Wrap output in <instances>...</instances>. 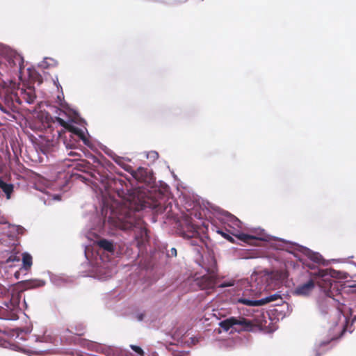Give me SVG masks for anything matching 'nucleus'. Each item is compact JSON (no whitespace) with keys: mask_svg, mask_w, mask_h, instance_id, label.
<instances>
[{"mask_svg":"<svg viewBox=\"0 0 356 356\" xmlns=\"http://www.w3.org/2000/svg\"><path fill=\"white\" fill-rule=\"evenodd\" d=\"M234 236L244 243L262 248L258 255L254 257H266L277 261L278 260L277 251L285 250L293 254L302 264L304 268L311 270V276L318 279V284L323 292V296H321L318 300L319 312L329 323H330L329 319L334 316V327H331L330 331L332 332V336L334 334L333 332L338 325L334 321V318L341 314L340 311L333 309L332 302L339 301L334 296L340 293L342 284L333 279L341 277L339 271L331 268H319V265L329 264V261L325 260L320 253L314 252L297 243L266 235L264 229H254L251 231V233L237 232Z\"/></svg>","mask_w":356,"mask_h":356,"instance_id":"obj_1","label":"nucleus"},{"mask_svg":"<svg viewBox=\"0 0 356 356\" xmlns=\"http://www.w3.org/2000/svg\"><path fill=\"white\" fill-rule=\"evenodd\" d=\"M150 209L158 213L167 210L161 202L146 200L138 196H131L123 203L114 202L109 204L103 200L101 214L95 216V224L90 228V234L97 237L108 229H118L132 234L140 253H143L149 244V236L142 220L140 211Z\"/></svg>","mask_w":356,"mask_h":356,"instance_id":"obj_2","label":"nucleus"},{"mask_svg":"<svg viewBox=\"0 0 356 356\" xmlns=\"http://www.w3.org/2000/svg\"><path fill=\"white\" fill-rule=\"evenodd\" d=\"M122 253L120 246L104 238H97L94 245L89 244L84 248L86 262L81 266L86 268L84 276L99 280H106L111 277L108 262L111 257H118Z\"/></svg>","mask_w":356,"mask_h":356,"instance_id":"obj_3","label":"nucleus"},{"mask_svg":"<svg viewBox=\"0 0 356 356\" xmlns=\"http://www.w3.org/2000/svg\"><path fill=\"white\" fill-rule=\"evenodd\" d=\"M35 100V91L33 87L17 90L6 89L0 92V110L6 114L18 112L19 106L24 110L26 105L33 104Z\"/></svg>","mask_w":356,"mask_h":356,"instance_id":"obj_4","label":"nucleus"},{"mask_svg":"<svg viewBox=\"0 0 356 356\" xmlns=\"http://www.w3.org/2000/svg\"><path fill=\"white\" fill-rule=\"evenodd\" d=\"M349 315L343 314L344 323L339 327V333L337 334H333L327 339L317 340L314 344L312 351L309 354V356H321L326 350L325 347L332 341L341 338L346 332H349L350 333L353 332L352 326L353 323L356 322V314L354 315L350 321L349 318L353 315V311L351 309H349Z\"/></svg>","mask_w":356,"mask_h":356,"instance_id":"obj_5","label":"nucleus"},{"mask_svg":"<svg viewBox=\"0 0 356 356\" xmlns=\"http://www.w3.org/2000/svg\"><path fill=\"white\" fill-rule=\"evenodd\" d=\"M0 57L3 59L1 64H4L10 70L18 72L22 75L24 69V58L15 50L0 43Z\"/></svg>","mask_w":356,"mask_h":356,"instance_id":"obj_6","label":"nucleus"},{"mask_svg":"<svg viewBox=\"0 0 356 356\" xmlns=\"http://www.w3.org/2000/svg\"><path fill=\"white\" fill-rule=\"evenodd\" d=\"M218 325L226 332L230 330V333L251 331L254 327L251 321L243 316L228 317L220 321Z\"/></svg>","mask_w":356,"mask_h":356,"instance_id":"obj_7","label":"nucleus"},{"mask_svg":"<svg viewBox=\"0 0 356 356\" xmlns=\"http://www.w3.org/2000/svg\"><path fill=\"white\" fill-rule=\"evenodd\" d=\"M21 293H13L8 302H5L0 306V319L6 321H16L18 319V313L21 310L19 303Z\"/></svg>","mask_w":356,"mask_h":356,"instance_id":"obj_8","label":"nucleus"},{"mask_svg":"<svg viewBox=\"0 0 356 356\" xmlns=\"http://www.w3.org/2000/svg\"><path fill=\"white\" fill-rule=\"evenodd\" d=\"M56 133L57 137H55V136H52L51 137L45 136L40 138L37 145L43 154L48 155L57 149L60 131H57Z\"/></svg>","mask_w":356,"mask_h":356,"instance_id":"obj_9","label":"nucleus"},{"mask_svg":"<svg viewBox=\"0 0 356 356\" xmlns=\"http://www.w3.org/2000/svg\"><path fill=\"white\" fill-rule=\"evenodd\" d=\"M206 208L209 211L213 213L216 218L220 220H227L238 227H240L242 223L241 221L236 216L210 202L207 203Z\"/></svg>","mask_w":356,"mask_h":356,"instance_id":"obj_10","label":"nucleus"},{"mask_svg":"<svg viewBox=\"0 0 356 356\" xmlns=\"http://www.w3.org/2000/svg\"><path fill=\"white\" fill-rule=\"evenodd\" d=\"M41 102L37 103V104L33 108H27L26 106L24 111L31 114L33 118L38 120L42 124H48L51 118V115L45 111L39 110L40 108Z\"/></svg>","mask_w":356,"mask_h":356,"instance_id":"obj_11","label":"nucleus"},{"mask_svg":"<svg viewBox=\"0 0 356 356\" xmlns=\"http://www.w3.org/2000/svg\"><path fill=\"white\" fill-rule=\"evenodd\" d=\"M91 176L95 181L99 182L105 190L108 191L112 188V184L114 181L110 177L104 169H102V171L93 170L92 172H91Z\"/></svg>","mask_w":356,"mask_h":356,"instance_id":"obj_12","label":"nucleus"},{"mask_svg":"<svg viewBox=\"0 0 356 356\" xmlns=\"http://www.w3.org/2000/svg\"><path fill=\"white\" fill-rule=\"evenodd\" d=\"M316 286L313 279H309L306 282L299 284L292 291V294L296 296L307 297L310 295Z\"/></svg>","mask_w":356,"mask_h":356,"instance_id":"obj_13","label":"nucleus"},{"mask_svg":"<svg viewBox=\"0 0 356 356\" xmlns=\"http://www.w3.org/2000/svg\"><path fill=\"white\" fill-rule=\"evenodd\" d=\"M45 284L46 282L40 279H29L17 282V286L21 289V291L41 287Z\"/></svg>","mask_w":356,"mask_h":356,"instance_id":"obj_14","label":"nucleus"},{"mask_svg":"<svg viewBox=\"0 0 356 356\" xmlns=\"http://www.w3.org/2000/svg\"><path fill=\"white\" fill-rule=\"evenodd\" d=\"M206 273L202 275V279L204 280L208 287H213L216 284L217 275L216 270L214 265L211 267L205 268Z\"/></svg>","mask_w":356,"mask_h":356,"instance_id":"obj_15","label":"nucleus"},{"mask_svg":"<svg viewBox=\"0 0 356 356\" xmlns=\"http://www.w3.org/2000/svg\"><path fill=\"white\" fill-rule=\"evenodd\" d=\"M234 303L242 304L249 307H260V300H254L253 298L247 297L245 295L243 296L235 297L232 299Z\"/></svg>","mask_w":356,"mask_h":356,"instance_id":"obj_16","label":"nucleus"},{"mask_svg":"<svg viewBox=\"0 0 356 356\" xmlns=\"http://www.w3.org/2000/svg\"><path fill=\"white\" fill-rule=\"evenodd\" d=\"M14 184L6 182L1 177H0V189L5 194L7 200L11 198L12 194L14 192Z\"/></svg>","mask_w":356,"mask_h":356,"instance_id":"obj_17","label":"nucleus"},{"mask_svg":"<svg viewBox=\"0 0 356 356\" xmlns=\"http://www.w3.org/2000/svg\"><path fill=\"white\" fill-rule=\"evenodd\" d=\"M97 350L105 354L106 356H117L119 350L117 347L105 346V345H97Z\"/></svg>","mask_w":356,"mask_h":356,"instance_id":"obj_18","label":"nucleus"},{"mask_svg":"<svg viewBox=\"0 0 356 356\" xmlns=\"http://www.w3.org/2000/svg\"><path fill=\"white\" fill-rule=\"evenodd\" d=\"M104 152L107 155H108L109 156L113 158V159L115 161V163H117L119 165L122 167L126 171H128V172L129 171V169L131 168V167L125 165L123 163V161H122L123 158L117 156L111 149H110L108 148H106V149L104 150Z\"/></svg>","mask_w":356,"mask_h":356,"instance_id":"obj_19","label":"nucleus"},{"mask_svg":"<svg viewBox=\"0 0 356 356\" xmlns=\"http://www.w3.org/2000/svg\"><path fill=\"white\" fill-rule=\"evenodd\" d=\"M70 131L78 137L79 139L81 140L84 144H87V138L85 135V132L83 129L73 125H69Z\"/></svg>","mask_w":356,"mask_h":356,"instance_id":"obj_20","label":"nucleus"},{"mask_svg":"<svg viewBox=\"0 0 356 356\" xmlns=\"http://www.w3.org/2000/svg\"><path fill=\"white\" fill-rule=\"evenodd\" d=\"M260 300V305L263 306L269 302L278 301L279 302H282V298L280 294L278 293H275L274 294L269 295L266 297L262 298Z\"/></svg>","mask_w":356,"mask_h":356,"instance_id":"obj_21","label":"nucleus"},{"mask_svg":"<svg viewBox=\"0 0 356 356\" xmlns=\"http://www.w3.org/2000/svg\"><path fill=\"white\" fill-rule=\"evenodd\" d=\"M22 261V266L21 268V270H29L33 265L32 256L26 252H23Z\"/></svg>","mask_w":356,"mask_h":356,"instance_id":"obj_22","label":"nucleus"},{"mask_svg":"<svg viewBox=\"0 0 356 356\" xmlns=\"http://www.w3.org/2000/svg\"><path fill=\"white\" fill-rule=\"evenodd\" d=\"M57 65V62L56 60L51 58H44L42 61H41L38 64V67L41 68H48L50 67H54Z\"/></svg>","mask_w":356,"mask_h":356,"instance_id":"obj_23","label":"nucleus"},{"mask_svg":"<svg viewBox=\"0 0 356 356\" xmlns=\"http://www.w3.org/2000/svg\"><path fill=\"white\" fill-rule=\"evenodd\" d=\"M134 318L138 321V322H147L149 321V318H147L146 313L143 311H136L133 314Z\"/></svg>","mask_w":356,"mask_h":356,"instance_id":"obj_24","label":"nucleus"},{"mask_svg":"<svg viewBox=\"0 0 356 356\" xmlns=\"http://www.w3.org/2000/svg\"><path fill=\"white\" fill-rule=\"evenodd\" d=\"M130 348L134 351L138 356H145V352L143 348L137 345L131 344Z\"/></svg>","mask_w":356,"mask_h":356,"instance_id":"obj_25","label":"nucleus"},{"mask_svg":"<svg viewBox=\"0 0 356 356\" xmlns=\"http://www.w3.org/2000/svg\"><path fill=\"white\" fill-rule=\"evenodd\" d=\"M177 255V251L175 248H171L170 250L165 248V257L172 258L176 257Z\"/></svg>","mask_w":356,"mask_h":356,"instance_id":"obj_26","label":"nucleus"},{"mask_svg":"<svg viewBox=\"0 0 356 356\" xmlns=\"http://www.w3.org/2000/svg\"><path fill=\"white\" fill-rule=\"evenodd\" d=\"M146 158L152 161H155L159 158V153L156 151H150L145 153Z\"/></svg>","mask_w":356,"mask_h":356,"instance_id":"obj_27","label":"nucleus"},{"mask_svg":"<svg viewBox=\"0 0 356 356\" xmlns=\"http://www.w3.org/2000/svg\"><path fill=\"white\" fill-rule=\"evenodd\" d=\"M20 257L15 253L10 254L8 258L6 259V263L14 262V261H19Z\"/></svg>","mask_w":356,"mask_h":356,"instance_id":"obj_28","label":"nucleus"},{"mask_svg":"<svg viewBox=\"0 0 356 356\" xmlns=\"http://www.w3.org/2000/svg\"><path fill=\"white\" fill-rule=\"evenodd\" d=\"M217 232L229 241L233 239L232 236H231L228 233L222 229H218Z\"/></svg>","mask_w":356,"mask_h":356,"instance_id":"obj_29","label":"nucleus"},{"mask_svg":"<svg viewBox=\"0 0 356 356\" xmlns=\"http://www.w3.org/2000/svg\"><path fill=\"white\" fill-rule=\"evenodd\" d=\"M8 292V289L7 287L0 283V296L6 295Z\"/></svg>","mask_w":356,"mask_h":356,"instance_id":"obj_30","label":"nucleus"},{"mask_svg":"<svg viewBox=\"0 0 356 356\" xmlns=\"http://www.w3.org/2000/svg\"><path fill=\"white\" fill-rule=\"evenodd\" d=\"M15 231L18 234H23L25 232L24 227H23L21 225H16V226H15Z\"/></svg>","mask_w":356,"mask_h":356,"instance_id":"obj_31","label":"nucleus"},{"mask_svg":"<svg viewBox=\"0 0 356 356\" xmlns=\"http://www.w3.org/2000/svg\"><path fill=\"white\" fill-rule=\"evenodd\" d=\"M234 284L232 282H222L219 286L222 287V288H225V287H227V286H232Z\"/></svg>","mask_w":356,"mask_h":356,"instance_id":"obj_32","label":"nucleus"},{"mask_svg":"<svg viewBox=\"0 0 356 356\" xmlns=\"http://www.w3.org/2000/svg\"><path fill=\"white\" fill-rule=\"evenodd\" d=\"M23 270H21V268L16 271L15 273H14V277L16 278V279H19L21 277V272Z\"/></svg>","mask_w":356,"mask_h":356,"instance_id":"obj_33","label":"nucleus"},{"mask_svg":"<svg viewBox=\"0 0 356 356\" xmlns=\"http://www.w3.org/2000/svg\"><path fill=\"white\" fill-rule=\"evenodd\" d=\"M21 351H22V353H25V354L28 355H30V356H31V355H32V354L34 353L33 351H31V350H26V349H23V350H22Z\"/></svg>","mask_w":356,"mask_h":356,"instance_id":"obj_34","label":"nucleus"},{"mask_svg":"<svg viewBox=\"0 0 356 356\" xmlns=\"http://www.w3.org/2000/svg\"><path fill=\"white\" fill-rule=\"evenodd\" d=\"M161 254H163V252H161L160 251L155 252L152 255L153 259H155L157 257H160Z\"/></svg>","mask_w":356,"mask_h":356,"instance_id":"obj_35","label":"nucleus"},{"mask_svg":"<svg viewBox=\"0 0 356 356\" xmlns=\"http://www.w3.org/2000/svg\"><path fill=\"white\" fill-rule=\"evenodd\" d=\"M54 83L57 86V88H58V87L61 88L60 85L58 83V77H56V80L54 79Z\"/></svg>","mask_w":356,"mask_h":356,"instance_id":"obj_36","label":"nucleus"},{"mask_svg":"<svg viewBox=\"0 0 356 356\" xmlns=\"http://www.w3.org/2000/svg\"><path fill=\"white\" fill-rule=\"evenodd\" d=\"M138 171L140 172L141 175H143V172H144L145 170H144V168H142V167H139V168H138Z\"/></svg>","mask_w":356,"mask_h":356,"instance_id":"obj_37","label":"nucleus"},{"mask_svg":"<svg viewBox=\"0 0 356 356\" xmlns=\"http://www.w3.org/2000/svg\"><path fill=\"white\" fill-rule=\"evenodd\" d=\"M35 341H36V342H42V341H43L42 340V339H41V337H39V336H35Z\"/></svg>","mask_w":356,"mask_h":356,"instance_id":"obj_38","label":"nucleus"},{"mask_svg":"<svg viewBox=\"0 0 356 356\" xmlns=\"http://www.w3.org/2000/svg\"><path fill=\"white\" fill-rule=\"evenodd\" d=\"M74 145H71V144H67L65 145L67 149H72L74 147Z\"/></svg>","mask_w":356,"mask_h":356,"instance_id":"obj_39","label":"nucleus"},{"mask_svg":"<svg viewBox=\"0 0 356 356\" xmlns=\"http://www.w3.org/2000/svg\"><path fill=\"white\" fill-rule=\"evenodd\" d=\"M23 302H24V304L26 307V308L27 307V302H26V298L24 297V299H23Z\"/></svg>","mask_w":356,"mask_h":356,"instance_id":"obj_40","label":"nucleus"},{"mask_svg":"<svg viewBox=\"0 0 356 356\" xmlns=\"http://www.w3.org/2000/svg\"><path fill=\"white\" fill-rule=\"evenodd\" d=\"M131 174H132V175H133L134 177H137V172H136V171H132V172H131Z\"/></svg>","mask_w":356,"mask_h":356,"instance_id":"obj_41","label":"nucleus"},{"mask_svg":"<svg viewBox=\"0 0 356 356\" xmlns=\"http://www.w3.org/2000/svg\"><path fill=\"white\" fill-rule=\"evenodd\" d=\"M25 332H26V334L30 333V332H31V330H30L29 329H27V330L25 331Z\"/></svg>","mask_w":356,"mask_h":356,"instance_id":"obj_42","label":"nucleus"},{"mask_svg":"<svg viewBox=\"0 0 356 356\" xmlns=\"http://www.w3.org/2000/svg\"><path fill=\"white\" fill-rule=\"evenodd\" d=\"M68 154H69V155H70V156H72V155H74V154L72 152H69V153H68Z\"/></svg>","mask_w":356,"mask_h":356,"instance_id":"obj_43","label":"nucleus"},{"mask_svg":"<svg viewBox=\"0 0 356 356\" xmlns=\"http://www.w3.org/2000/svg\"><path fill=\"white\" fill-rule=\"evenodd\" d=\"M58 99H61V96L60 95H58Z\"/></svg>","mask_w":356,"mask_h":356,"instance_id":"obj_44","label":"nucleus"},{"mask_svg":"<svg viewBox=\"0 0 356 356\" xmlns=\"http://www.w3.org/2000/svg\"><path fill=\"white\" fill-rule=\"evenodd\" d=\"M286 306L287 309H289V305H288V304H286Z\"/></svg>","mask_w":356,"mask_h":356,"instance_id":"obj_45","label":"nucleus"},{"mask_svg":"<svg viewBox=\"0 0 356 356\" xmlns=\"http://www.w3.org/2000/svg\"><path fill=\"white\" fill-rule=\"evenodd\" d=\"M42 83V80H39V84Z\"/></svg>","mask_w":356,"mask_h":356,"instance_id":"obj_46","label":"nucleus"},{"mask_svg":"<svg viewBox=\"0 0 356 356\" xmlns=\"http://www.w3.org/2000/svg\"><path fill=\"white\" fill-rule=\"evenodd\" d=\"M168 218H173V216H170V215H169V216H168Z\"/></svg>","mask_w":356,"mask_h":356,"instance_id":"obj_47","label":"nucleus"}]
</instances>
